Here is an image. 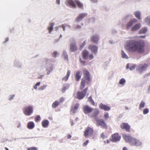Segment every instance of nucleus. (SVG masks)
<instances>
[{"mask_svg": "<svg viewBox=\"0 0 150 150\" xmlns=\"http://www.w3.org/2000/svg\"><path fill=\"white\" fill-rule=\"evenodd\" d=\"M145 46V43L143 40H137L132 39L126 41L124 48L128 52L143 53L144 51Z\"/></svg>", "mask_w": 150, "mask_h": 150, "instance_id": "obj_1", "label": "nucleus"}, {"mask_svg": "<svg viewBox=\"0 0 150 150\" xmlns=\"http://www.w3.org/2000/svg\"><path fill=\"white\" fill-rule=\"evenodd\" d=\"M122 136L125 141L126 142L129 143L131 145L139 146L142 144L141 142L130 136L125 134H123Z\"/></svg>", "mask_w": 150, "mask_h": 150, "instance_id": "obj_2", "label": "nucleus"}, {"mask_svg": "<svg viewBox=\"0 0 150 150\" xmlns=\"http://www.w3.org/2000/svg\"><path fill=\"white\" fill-rule=\"evenodd\" d=\"M88 89V88H86L83 91L78 92L77 93V98L79 100L83 98L86 95Z\"/></svg>", "mask_w": 150, "mask_h": 150, "instance_id": "obj_3", "label": "nucleus"}, {"mask_svg": "<svg viewBox=\"0 0 150 150\" xmlns=\"http://www.w3.org/2000/svg\"><path fill=\"white\" fill-rule=\"evenodd\" d=\"M99 110L98 109H96L94 111L93 113H89L88 114V115L91 118H93L95 120H96L98 119L97 115L99 114Z\"/></svg>", "mask_w": 150, "mask_h": 150, "instance_id": "obj_4", "label": "nucleus"}, {"mask_svg": "<svg viewBox=\"0 0 150 150\" xmlns=\"http://www.w3.org/2000/svg\"><path fill=\"white\" fill-rule=\"evenodd\" d=\"M70 46L71 50L72 51H76L77 49L76 45V41L74 39L72 38L70 39Z\"/></svg>", "mask_w": 150, "mask_h": 150, "instance_id": "obj_5", "label": "nucleus"}, {"mask_svg": "<svg viewBox=\"0 0 150 150\" xmlns=\"http://www.w3.org/2000/svg\"><path fill=\"white\" fill-rule=\"evenodd\" d=\"M148 65L146 64H141L138 66V71L140 73H142L148 67Z\"/></svg>", "mask_w": 150, "mask_h": 150, "instance_id": "obj_6", "label": "nucleus"}, {"mask_svg": "<svg viewBox=\"0 0 150 150\" xmlns=\"http://www.w3.org/2000/svg\"><path fill=\"white\" fill-rule=\"evenodd\" d=\"M91 41L95 44H97L99 40V35L97 34H93L91 38Z\"/></svg>", "mask_w": 150, "mask_h": 150, "instance_id": "obj_7", "label": "nucleus"}, {"mask_svg": "<svg viewBox=\"0 0 150 150\" xmlns=\"http://www.w3.org/2000/svg\"><path fill=\"white\" fill-rule=\"evenodd\" d=\"M93 130L90 127H88L84 131V136L86 137L88 135H91L93 134Z\"/></svg>", "mask_w": 150, "mask_h": 150, "instance_id": "obj_8", "label": "nucleus"}, {"mask_svg": "<svg viewBox=\"0 0 150 150\" xmlns=\"http://www.w3.org/2000/svg\"><path fill=\"white\" fill-rule=\"evenodd\" d=\"M97 122V125L102 126L104 128H106L107 125L104 120L102 119H97L96 120Z\"/></svg>", "mask_w": 150, "mask_h": 150, "instance_id": "obj_9", "label": "nucleus"}, {"mask_svg": "<svg viewBox=\"0 0 150 150\" xmlns=\"http://www.w3.org/2000/svg\"><path fill=\"white\" fill-rule=\"evenodd\" d=\"M94 110V109L87 105H84L83 107V110L84 113L86 114L90 113L92 111Z\"/></svg>", "mask_w": 150, "mask_h": 150, "instance_id": "obj_10", "label": "nucleus"}, {"mask_svg": "<svg viewBox=\"0 0 150 150\" xmlns=\"http://www.w3.org/2000/svg\"><path fill=\"white\" fill-rule=\"evenodd\" d=\"M88 48L91 52L95 54L97 52L98 47L95 45H90L88 47Z\"/></svg>", "mask_w": 150, "mask_h": 150, "instance_id": "obj_11", "label": "nucleus"}, {"mask_svg": "<svg viewBox=\"0 0 150 150\" xmlns=\"http://www.w3.org/2000/svg\"><path fill=\"white\" fill-rule=\"evenodd\" d=\"M137 20L135 18L132 19L129 21L126 24V28L128 30L132 26L134 23H137Z\"/></svg>", "mask_w": 150, "mask_h": 150, "instance_id": "obj_12", "label": "nucleus"}, {"mask_svg": "<svg viewBox=\"0 0 150 150\" xmlns=\"http://www.w3.org/2000/svg\"><path fill=\"white\" fill-rule=\"evenodd\" d=\"M87 14L85 13H82L79 14L76 19L75 21L77 23L80 22L83 18L87 16Z\"/></svg>", "mask_w": 150, "mask_h": 150, "instance_id": "obj_13", "label": "nucleus"}, {"mask_svg": "<svg viewBox=\"0 0 150 150\" xmlns=\"http://www.w3.org/2000/svg\"><path fill=\"white\" fill-rule=\"evenodd\" d=\"M120 127L122 129H125L127 132L129 131L130 126L127 123H122L120 125Z\"/></svg>", "mask_w": 150, "mask_h": 150, "instance_id": "obj_14", "label": "nucleus"}, {"mask_svg": "<svg viewBox=\"0 0 150 150\" xmlns=\"http://www.w3.org/2000/svg\"><path fill=\"white\" fill-rule=\"evenodd\" d=\"M84 78L86 79V80L89 81L90 80V75L88 71L86 69L83 70Z\"/></svg>", "mask_w": 150, "mask_h": 150, "instance_id": "obj_15", "label": "nucleus"}, {"mask_svg": "<svg viewBox=\"0 0 150 150\" xmlns=\"http://www.w3.org/2000/svg\"><path fill=\"white\" fill-rule=\"evenodd\" d=\"M99 108L100 109L105 111H109L110 109V108L109 107L106 105L103 104L102 103L99 104Z\"/></svg>", "mask_w": 150, "mask_h": 150, "instance_id": "obj_16", "label": "nucleus"}, {"mask_svg": "<svg viewBox=\"0 0 150 150\" xmlns=\"http://www.w3.org/2000/svg\"><path fill=\"white\" fill-rule=\"evenodd\" d=\"M65 3L67 6H71L74 8L76 7V5L73 0H66Z\"/></svg>", "mask_w": 150, "mask_h": 150, "instance_id": "obj_17", "label": "nucleus"}, {"mask_svg": "<svg viewBox=\"0 0 150 150\" xmlns=\"http://www.w3.org/2000/svg\"><path fill=\"white\" fill-rule=\"evenodd\" d=\"M120 139V137L118 135V133H115L112 135V141L113 142H116Z\"/></svg>", "mask_w": 150, "mask_h": 150, "instance_id": "obj_18", "label": "nucleus"}, {"mask_svg": "<svg viewBox=\"0 0 150 150\" xmlns=\"http://www.w3.org/2000/svg\"><path fill=\"white\" fill-rule=\"evenodd\" d=\"M141 26V25L140 23L136 24L132 28L131 30L132 32L135 31L139 29Z\"/></svg>", "mask_w": 150, "mask_h": 150, "instance_id": "obj_19", "label": "nucleus"}, {"mask_svg": "<svg viewBox=\"0 0 150 150\" xmlns=\"http://www.w3.org/2000/svg\"><path fill=\"white\" fill-rule=\"evenodd\" d=\"M148 31L147 28L144 27L141 28L139 31V34H143L146 33Z\"/></svg>", "mask_w": 150, "mask_h": 150, "instance_id": "obj_20", "label": "nucleus"}, {"mask_svg": "<svg viewBox=\"0 0 150 150\" xmlns=\"http://www.w3.org/2000/svg\"><path fill=\"white\" fill-rule=\"evenodd\" d=\"M89 52L86 50H84L83 52V56L84 59H87L88 58Z\"/></svg>", "mask_w": 150, "mask_h": 150, "instance_id": "obj_21", "label": "nucleus"}, {"mask_svg": "<svg viewBox=\"0 0 150 150\" xmlns=\"http://www.w3.org/2000/svg\"><path fill=\"white\" fill-rule=\"evenodd\" d=\"M81 76V72L79 71H77L75 75V80L77 81H79Z\"/></svg>", "mask_w": 150, "mask_h": 150, "instance_id": "obj_22", "label": "nucleus"}, {"mask_svg": "<svg viewBox=\"0 0 150 150\" xmlns=\"http://www.w3.org/2000/svg\"><path fill=\"white\" fill-rule=\"evenodd\" d=\"M69 85L68 83H66L64 84L63 85V88L62 89V92L64 93L69 88Z\"/></svg>", "mask_w": 150, "mask_h": 150, "instance_id": "obj_23", "label": "nucleus"}, {"mask_svg": "<svg viewBox=\"0 0 150 150\" xmlns=\"http://www.w3.org/2000/svg\"><path fill=\"white\" fill-rule=\"evenodd\" d=\"M134 14L139 20L141 19V12L139 11H137L134 12Z\"/></svg>", "mask_w": 150, "mask_h": 150, "instance_id": "obj_24", "label": "nucleus"}, {"mask_svg": "<svg viewBox=\"0 0 150 150\" xmlns=\"http://www.w3.org/2000/svg\"><path fill=\"white\" fill-rule=\"evenodd\" d=\"M74 2L79 7L81 8H83V4L80 1L78 0H74Z\"/></svg>", "mask_w": 150, "mask_h": 150, "instance_id": "obj_25", "label": "nucleus"}, {"mask_svg": "<svg viewBox=\"0 0 150 150\" xmlns=\"http://www.w3.org/2000/svg\"><path fill=\"white\" fill-rule=\"evenodd\" d=\"M71 74V71L69 70L67 71V74L65 76L63 77L62 79V80L63 81H65L67 80L68 79L69 77L70 76Z\"/></svg>", "mask_w": 150, "mask_h": 150, "instance_id": "obj_26", "label": "nucleus"}, {"mask_svg": "<svg viewBox=\"0 0 150 150\" xmlns=\"http://www.w3.org/2000/svg\"><path fill=\"white\" fill-rule=\"evenodd\" d=\"M54 25V23H51L50 24V26L47 28V29L49 30V33H51L52 31L53 30Z\"/></svg>", "mask_w": 150, "mask_h": 150, "instance_id": "obj_27", "label": "nucleus"}, {"mask_svg": "<svg viewBox=\"0 0 150 150\" xmlns=\"http://www.w3.org/2000/svg\"><path fill=\"white\" fill-rule=\"evenodd\" d=\"M49 124V122L47 120H45L42 122V125L44 127H47Z\"/></svg>", "mask_w": 150, "mask_h": 150, "instance_id": "obj_28", "label": "nucleus"}, {"mask_svg": "<svg viewBox=\"0 0 150 150\" xmlns=\"http://www.w3.org/2000/svg\"><path fill=\"white\" fill-rule=\"evenodd\" d=\"M121 55L122 57L124 59H127L129 58L128 56L123 50H121Z\"/></svg>", "mask_w": 150, "mask_h": 150, "instance_id": "obj_29", "label": "nucleus"}, {"mask_svg": "<svg viewBox=\"0 0 150 150\" xmlns=\"http://www.w3.org/2000/svg\"><path fill=\"white\" fill-rule=\"evenodd\" d=\"M144 22L148 25H150V16L146 17L144 20Z\"/></svg>", "mask_w": 150, "mask_h": 150, "instance_id": "obj_30", "label": "nucleus"}, {"mask_svg": "<svg viewBox=\"0 0 150 150\" xmlns=\"http://www.w3.org/2000/svg\"><path fill=\"white\" fill-rule=\"evenodd\" d=\"M63 58L65 60H68V56L67 53L65 51H64L63 52L62 56Z\"/></svg>", "mask_w": 150, "mask_h": 150, "instance_id": "obj_31", "label": "nucleus"}, {"mask_svg": "<svg viewBox=\"0 0 150 150\" xmlns=\"http://www.w3.org/2000/svg\"><path fill=\"white\" fill-rule=\"evenodd\" d=\"M60 102L58 101H55L52 104V107L55 108L57 107L59 105Z\"/></svg>", "mask_w": 150, "mask_h": 150, "instance_id": "obj_32", "label": "nucleus"}, {"mask_svg": "<svg viewBox=\"0 0 150 150\" xmlns=\"http://www.w3.org/2000/svg\"><path fill=\"white\" fill-rule=\"evenodd\" d=\"M35 127V124L33 122H29V129H32Z\"/></svg>", "mask_w": 150, "mask_h": 150, "instance_id": "obj_33", "label": "nucleus"}, {"mask_svg": "<svg viewBox=\"0 0 150 150\" xmlns=\"http://www.w3.org/2000/svg\"><path fill=\"white\" fill-rule=\"evenodd\" d=\"M79 106V104H76L75 105V106L74 108H72L71 111H73V113H74L76 112V110L78 109Z\"/></svg>", "mask_w": 150, "mask_h": 150, "instance_id": "obj_34", "label": "nucleus"}, {"mask_svg": "<svg viewBox=\"0 0 150 150\" xmlns=\"http://www.w3.org/2000/svg\"><path fill=\"white\" fill-rule=\"evenodd\" d=\"M126 82L125 80L123 78L121 79L119 81V84L123 86L124 85Z\"/></svg>", "mask_w": 150, "mask_h": 150, "instance_id": "obj_35", "label": "nucleus"}, {"mask_svg": "<svg viewBox=\"0 0 150 150\" xmlns=\"http://www.w3.org/2000/svg\"><path fill=\"white\" fill-rule=\"evenodd\" d=\"M59 53L56 51L53 52L52 54V56L54 58H56L59 56Z\"/></svg>", "mask_w": 150, "mask_h": 150, "instance_id": "obj_36", "label": "nucleus"}, {"mask_svg": "<svg viewBox=\"0 0 150 150\" xmlns=\"http://www.w3.org/2000/svg\"><path fill=\"white\" fill-rule=\"evenodd\" d=\"M33 107L31 106H29V116L33 113Z\"/></svg>", "mask_w": 150, "mask_h": 150, "instance_id": "obj_37", "label": "nucleus"}, {"mask_svg": "<svg viewBox=\"0 0 150 150\" xmlns=\"http://www.w3.org/2000/svg\"><path fill=\"white\" fill-rule=\"evenodd\" d=\"M84 80L83 79H81L80 86V89L81 90L85 86V84L84 83Z\"/></svg>", "mask_w": 150, "mask_h": 150, "instance_id": "obj_38", "label": "nucleus"}, {"mask_svg": "<svg viewBox=\"0 0 150 150\" xmlns=\"http://www.w3.org/2000/svg\"><path fill=\"white\" fill-rule=\"evenodd\" d=\"M145 102L144 101H142L139 104V109H141L142 108L144 107L145 106Z\"/></svg>", "mask_w": 150, "mask_h": 150, "instance_id": "obj_39", "label": "nucleus"}, {"mask_svg": "<svg viewBox=\"0 0 150 150\" xmlns=\"http://www.w3.org/2000/svg\"><path fill=\"white\" fill-rule=\"evenodd\" d=\"M53 66L52 65H50L49 67H47L46 68V70L47 71H53Z\"/></svg>", "mask_w": 150, "mask_h": 150, "instance_id": "obj_40", "label": "nucleus"}, {"mask_svg": "<svg viewBox=\"0 0 150 150\" xmlns=\"http://www.w3.org/2000/svg\"><path fill=\"white\" fill-rule=\"evenodd\" d=\"M88 100L90 102L92 105H94V102L92 99L91 96H90L88 98Z\"/></svg>", "mask_w": 150, "mask_h": 150, "instance_id": "obj_41", "label": "nucleus"}, {"mask_svg": "<svg viewBox=\"0 0 150 150\" xmlns=\"http://www.w3.org/2000/svg\"><path fill=\"white\" fill-rule=\"evenodd\" d=\"M24 113L26 115H28V107H27L23 109Z\"/></svg>", "mask_w": 150, "mask_h": 150, "instance_id": "obj_42", "label": "nucleus"}, {"mask_svg": "<svg viewBox=\"0 0 150 150\" xmlns=\"http://www.w3.org/2000/svg\"><path fill=\"white\" fill-rule=\"evenodd\" d=\"M35 119L36 122H38L40 120V115H37L35 117Z\"/></svg>", "mask_w": 150, "mask_h": 150, "instance_id": "obj_43", "label": "nucleus"}, {"mask_svg": "<svg viewBox=\"0 0 150 150\" xmlns=\"http://www.w3.org/2000/svg\"><path fill=\"white\" fill-rule=\"evenodd\" d=\"M47 86V85H44L39 88L38 90H43L46 88Z\"/></svg>", "mask_w": 150, "mask_h": 150, "instance_id": "obj_44", "label": "nucleus"}, {"mask_svg": "<svg viewBox=\"0 0 150 150\" xmlns=\"http://www.w3.org/2000/svg\"><path fill=\"white\" fill-rule=\"evenodd\" d=\"M149 112V110L147 108L144 109L143 111V113L144 114H146Z\"/></svg>", "mask_w": 150, "mask_h": 150, "instance_id": "obj_45", "label": "nucleus"}, {"mask_svg": "<svg viewBox=\"0 0 150 150\" xmlns=\"http://www.w3.org/2000/svg\"><path fill=\"white\" fill-rule=\"evenodd\" d=\"M86 44L85 41H84L83 42L81 45L80 46V48L81 49H82L83 48L84 46Z\"/></svg>", "mask_w": 150, "mask_h": 150, "instance_id": "obj_46", "label": "nucleus"}, {"mask_svg": "<svg viewBox=\"0 0 150 150\" xmlns=\"http://www.w3.org/2000/svg\"><path fill=\"white\" fill-rule=\"evenodd\" d=\"M89 21L90 22L93 23L95 21V18L93 17L89 19Z\"/></svg>", "mask_w": 150, "mask_h": 150, "instance_id": "obj_47", "label": "nucleus"}, {"mask_svg": "<svg viewBox=\"0 0 150 150\" xmlns=\"http://www.w3.org/2000/svg\"><path fill=\"white\" fill-rule=\"evenodd\" d=\"M105 119L107 120L108 119L109 117L108 113H106L104 115Z\"/></svg>", "mask_w": 150, "mask_h": 150, "instance_id": "obj_48", "label": "nucleus"}, {"mask_svg": "<svg viewBox=\"0 0 150 150\" xmlns=\"http://www.w3.org/2000/svg\"><path fill=\"white\" fill-rule=\"evenodd\" d=\"M136 67L135 65H133L130 67L129 69L131 71H132L135 69Z\"/></svg>", "mask_w": 150, "mask_h": 150, "instance_id": "obj_49", "label": "nucleus"}, {"mask_svg": "<svg viewBox=\"0 0 150 150\" xmlns=\"http://www.w3.org/2000/svg\"><path fill=\"white\" fill-rule=\"evenodd\" d=\"M29 150H37V148L35 147H31L29 148Z\"/></svg>", "mask_w": 150, "mask_h": 150, "instance_id": "obj_50", "label": "nucleus"}, {"mask_svg": "<svg viewBox=\"0 0 150 150\" xmlns=\"http://www.w3.org/2000/svg\"><path fill=\"white\" fill-rule=\"evenodd\" d=\"M91 2L94 3H97L98 2V0H90Z\"/></svg>", "mask_w": 150, "mask_h": 150, "instance_id": "obj_51", "label": "nucleus"}, {"mask_svg": "<svg viewBox=\"0 0 150 150\" xmlns=\"http://www.w3.org/2000/svg\"><path fill=\"white\" fill-rule=\"evenodd\" d=\"M93 57H94V56H93V54H90L89 56V59H90V60L92 59L93 58Z\"/></svg>", "mask_w": 150, "mask_h": 150, "instance_id": "obj_52", "label": "nucleus"}, {"mask_svg": "<svg viewBox=\"0 0 150 150\" xmlns=\"http://www.w3.org/2000/svg\"><path fill=\"white\" fill-rule=\"evenodd\" d=\"M60 0H56L55 3L57 5H59L60 4Z\"/></svg>", "mask_w": 150, "mask_h": 150, "instance_id": "obj_53", "label": "nucleus"}, {"mask_svg": "<svg viewBox=\"0 0 150 150\" xmlns=\"http://www.w3.org/2000/svg\"><path fill=\"white\" fill-rule=\"evenodd\" d=\"M88 142H89V140H86V142H85L83 144V146H86L87 144H88Z\"/></svg>", "mask_w": 150, "mask_h": 150, "instance_id": "obj_54", "label": "nucleus"}, {"mask_svg": "<svg viewBox=\"0 0 150 150\" xmlns=\"http://www.w3.org/2000/svg\"><path fill=\"white\" fill-rule=\"evenodd\" d=\"M14 96H15V95H13L11 96L9 98V100H12L13 99V98H14Z\"/></svg>", "mask_w": 150, "mask_h": 150, "instance_id": "obj_55", "label": "nucleus"}, {"mask_svg": "<svg viewBox=\"0 0 150 150\" xmlns=\"http://www.w3.org/2000/svg\"><path fill=\"white\" fill-rule=\"evenodd\" d=\"M100 137L101 138H102L103 139H104L105 138V134L103 132L100 135Z\"/></svg>", "mask_w": 150, "mask_h": 150, "instance_id": "obj_56", "label": "nucleus"}, {"mask_svg": "<svg viewBox=\"0 0 150 150\" xmlns=\"http://www.w3.org/2000/svg\"><path fill=\"white\" fill-rule=\"evenodd\" d=\"M59 100L60 101V103H62L64 100V98L62 97L61 98H60Z\"/></svg>", "mask_w": 150, "mask_h": 150, "instance_id": "obj_57", "label": "nucleus"}, {"mask_svg": "<svg viewBox=\"0 0 150 150\" xmlns=\"http://www.w3.org/2000/svg\"><path fill=\"white\" fill-rule=\"evenodd\" d=\"M81 25H78L76 27V29H79L80 30L81 29Z\"/></svg>", "mask_w": 150, "mask_h": 150, "instance_id": "obj_58", "label": "nucleus"}, {"mask_svg": "<svg viewBox=\"0 0 150 150\" xmlns=\"http://www.w3.org/2000/svg\"><path fill=\"white\" fill-rule=\"evenodd\" d=\"M129 64H127L126 65V69H128L129 68Z\"/></svg>", "mask_w": 150, "mask_h": 150, "instance_id": "obj_59", "label": "nucleus"}, {"mask_svg": "<svg viewBox=\"0 0 150 150\" xmlns=\"http://www.w3.org/2000/svg\"><path fill=\"white\" fill-rule=\"evenodd\" d=\"M80 62L82 64H84L85 63V62L84 61L82 60L81 59H80Z\"/></svg>", "mask_w": 150, "mask_h": 150, "instance_id": "obj_60", "label": "nucleus"}, {"mask_svg": "<svg viewBox=\"0 0 150 150\" xmlns=\"http://www.w3.org/2000/svg\"><path fill=\"white\" fill-rule=\"evenodd\" d=\"M40 82H39L36 83L35 85H36V86H39L40 85Z\"/></svg>", "mask_w": 150, "mask_h": 150, "instance_id": "obj_61", "label": "nucleus"}, {"mask_svg": "<svg viewBox=\"0 0 150 150\" xmlns=\"http://www.w3.org/2000/svg\"><path fill=\"white\" fill-rule=\"evenodd\" d=\"M148 93H150V86H149V88H148V91H147Z\"/></svg>", "mask_w": 150, "mask_h": 150, "instance_id": "obj_62", "label": "nucleus"}, {"mask_svg": "<svg viewBox=\"0 0 150 150\" xmlns=\"http://www.w3.org/2000/svg\"><path fill=\"white\" fill-rule=\"evenodd\" d=\"M44 76V75H41L39 77H38V78L39 79H42V77Z\"/></svg>", "mask_w": 150, "mask_h": 150, "instance_id": "obj_63", "label": "nucleus"}, {"mask_svg": "<svg viewBox=\"0 0 150 150\" xmlns=\"http://www.w3.org/2000/svg\"><path fill=\"white\" fill-rule=\"evenodd\" d=\"M122 150H127V149L126 147H124L122 149Z\"/></svg>", "mask_w": 150, "mask_h": 150, "instance_id": "obj_64", "label": "nucleus"}]
</instances>
